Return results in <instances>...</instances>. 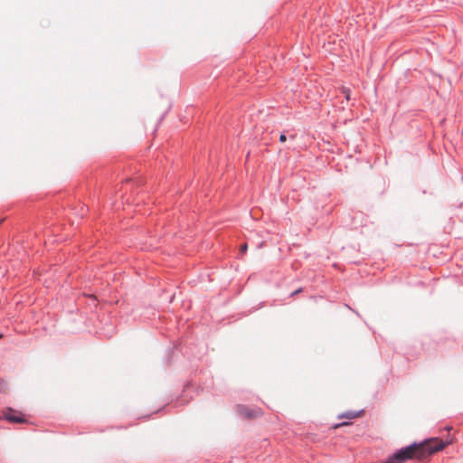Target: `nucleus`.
I'll return each mask as SVG.
<instances>
[{"mask_svg":"<svg viewBox=\"0 0 463 463\" xmlns=\"http://www.w3.org/2000/svg\"><path fill=\"white\" fill-rule=\"evenodd\" d=\"M286 140H287V136H286V134H285V133L280 134V136H279V141H280L281 143H284Z\"/></svg>","mask_w":463,"mask_h":463,"instance_id":"6","label":"nucleus"},{"mask_svg":"<svg viewBox=\"0 0 463 463\" xmlns=\"http://www.w3.org/2000/svg\"><path fill=\"white\" fill-rule=\"evenodd\" d=\"M6 389V383L0 379V392H4Z\"/></svg>","mask_w":463,"mask_h":463,"instance_id":"5","label":"nucleus"},{"mask_svg":"<svg viewBox=\"0 0 463 463\" xmlns=\"http://www.w3.org/2000/svg\"><path fill=\"white\" fill-rule=\"evenodd\" d=\"M302 291V288H299L298 289L293 291L291 294H290V297H295L297 296L298 293H300Z\"/></svg>","mask_w":463,"mask_h":463,"instance_id":"7","label":"nucleus"},{"mask_svg":"<svg viewBox=\"0 0 463 463\" xmlns=\"http://www.w3.org/2000/svg\"><path fill=\"white\" fill-rule=\"evenodd\" d=\"M3 418L9 422L13 423H24L26 421L24 415L15 411L14 409L11 407H7L2 411Z\"/></svg>","mask_w":463,"mask_h":463,"instance_id":"1","label":"nucleus"},{"mask_svg":"<svg viewBox=\"0 0 463 463\" xmlns=\"http://www.w3.org/2000/svg\"><path fill=\"white\" fill-rule=\"evenodd\" d=\"M247 249H248L247 243L241 244V247H240L241 253L244 254L247 251Z\"/></svg>","mask_w":463,"mask_h":463,"instance_id":"4","label":"nucleus"},{"mask_svg":"<svg viewBox=\"0 0 463 463\" xmlns=\"http://www.w3.org/2000/svg\"><path fill=\"white\" fill-rule=\"evenodd\" d=\"M462 181H463V176H462Z\"/></svg>","mask_w":463,"mask_h":463,"instance_id":"9","label":"nucleus"},{"mask_svg":"<svg viewBox=\"0 0 463 463\" xmlns=\"http://www.w3.org/2000/svg\"><path fill=\"white\" fill-rule=\"evenodd\" d=\"M363 411H364L363 410L358 411H346L344 414H342L340 416V418H346V419H349V420L355 419V418L361 416Z\"/></svg>","mask_w":463,"mask_h":463,"instance_id":"3","label":"nucleus"},{"mask_svg":"<svg viewBox=\"0 0 463 463\" xmlns=\"http://www.w3.org/2000/svg\"><path fill=\"white\" fill-rule=\"evenodd\" d=\"M3 336H4V335H3V334H1V333H0V339H2V338H3Z\"/></svg>","mask_w":463,"mask_h":463,"instance_id":"8","label":"nucleus"},{"mask_svg":"<svg viewBox=\"0 0 463 463\" xmlns=\"http://www.w3.org/2000/svg\"><path fill=\"white\" fill-rule=\"evenodd\" d=\"M237 412L245 419H255L261 415L260 409L250 408L247 405H238Z\"/></svg>","mask_w":463,"mask_h":463,"instance_id":"2","label":"nucleus"}]
</instances>
